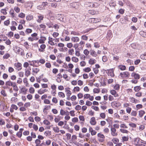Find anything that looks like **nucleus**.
<instances>
[{
    "instance_id": "1",
    "label": "nucleus",
    "mask_w": 146,
    "mask_h": 146,
    "mask_svg": "<svg viewBox=\"0 0 146 146\" xmlns=\"http://www.w3.org/2000/svg\"><path fill=\"white\" fill-rule=\"evenodd\" d=\"M13 50L17 54L22 56H23L25 54L23 49L19 46H15L14 47Z\"/></svg>"
},
{
    "instance_id": "2",
    "label": "nucleus",
    "mask_w": 146,
    "mask_h": 146,
    "mask_svg": "<svg viewBox=\"0 0 146 146\" xmlns=\"http://www.w3.org/2000/svg\"><path fill=\"white\" fill-rule=\"evenodd\" d=\"M143 141L142 140L139 138L136 137L134 138L132 141V143L133 144L138 146H145V145L143 143Z\"/></svg>"
},
{
    "instance_id": "3",
    "label": "nucleus",
    "mask_w": 146,
    "mask_h": 146,
    "mask_svg": "<svg viewBox=\"0 0 146 146\" xmlns=\"http://www.w3.org/2000/svg\"><path fill=\"white\" fill-rule=\"evenodd\" d=\"M36 17H35L36 19V21L38 23H41L43 20L44 18V15L39 13L36 14Z\"/></svg>"
},
{
    "instance_id": "4",
    "label": "nucleus",
    "mask_w": 146,
    "mask_h": 146,
    "mask_svg": "<svg viewBox=\"0 0 146 146\" xmlns=\"http://www.w3.org/2000/svg\"><path fill=\"white\" fill-rule=\"evenodd\" d=\"M97 137L98 141L99 142L102 143L104 141L105 136L101 132L98 133Z\"/></svg>"
},
{
    "instance_id": "5",
    "label": "nucleus",
    "mask_w": 146,
    "mask_h": 146,
    "mask_svg": "<svg viewBox=\"0 0 146 146\" xmlns=\"http://www.w3.org/2000/svg\"><path fill=\"white\" fill-rule=\"evenodd\" d=\"M120 127L121 128L120 129V130L121 133H127L128 131L126 129L127 128V126L126 125L124 124H121Z\"/></svg>"
},
{
    "instance_id": "6",
    "label": "nucleus",
    "mask_w": 146,
    "mask_h": 146,
    "mask_svg": "<svg viewBox=\"0 0 146 146\" xmlns=\"http://www.w3.org/2000/svg\"><path fill=\"white\" fill-rule=\"evenodd\" d=\"M114 69H110L107 70L106 71V73L107 74L108 76H110L111 77H113L114 76Z\"/></svg>"
},
{
    "instance_id": "7",
    "label": "nucleus",
    "mask_w": 146,
    "mask_h": 146,
    "mask_svg": "<svg viewBox=\"0 0 146 146\" xmlns=\"http://www.w3.org/2000/svg\"><path fill=\"white\" fill-rule=\"evenodd\" d=\"M28 89L25 86H23L20 89L19 92L24 95H26L27 94Z\"/></svg>"
},
{
    "instance_id": "8",
    "label": "nucleus",
    "mask_w": 146,
    "mask_h": 146,
    "mask_svg": "<svg viewBox=\"0 0 146 146\" xmlns=\"http://www.w3.org/2000/svg\"><path fill=\"white\" fill-rule=\"evenodd\" d=\"M51 88L52 90L51 92V94L54 96L56 93V86L54 84H52L51 86Z\"/></svg>"
},
{
    "instance_id": "9",
    "label": "nucleus",
    "mask_w": 146,
    "mask_h": 146,
    "mask_svg": "<svg viewBox=\"0 0 146 146\" xmlns=\"http://www.w3.org/2000/svg\"><path fill=\"white\" fill-rule=\"evenodd\" d=\"M84 99H89L90 100L92 101L94 100V97L91 96L90 94H86L84 95Z\"/></svg>"
},
{
    "instance_id": "10",
    "label": "nucleus",
    "mask_w": 146,
    "mask_h": 146,
    "mask_svg": "<svg viewBox=\"0 0 146 146\" xmlns=\"http://www.w3.org/2000/svg\"><path fill=\"white\" fill-rule=\"evenodd\" d=\"M46 45L44 44H42L40 45L39 48H38V50L40 52H44L45 51Z\"/></svg>"
},
{
    "instance_id": "11",
    "label": "nucleus",
    "mask_w": 146,
    "mask_h": 146,
    "mask_svg": "<svg viewBox=\"0 0 146 146\" xmlns=\"http://www.w3.org/2000/svg\"><path fill=\"white\" fill-rule=\"evenodd\" d=\"M111 134L113 136H117L118 135V132L116 130L115 128L111 127Z\"/></svg>"
},
{
    "instance_id": "12",
    "label": "nucleus",
    "mask_w": 146,
    "mask_h": 146,
    "mask_svg": "<svg viewBox=\"0 0 146 146\" xmlns=\"http://www.w3.org/2000/svg\"><path fill=\"white\" fill-rule=\"evenodd\" d=\"M13 82L10 80L5 82V85L6 88H9L10 86H12L13 85Z\"/></svg>"
},
{
    "instance_id": "13",
    "label": "nucleus",
    "mask_w": 146,
    "mask_h": 146,
    "mask_svg": "<svg viewBox=\"0 0 146 146\" xmlns=\"http://www.w3.org/2000/svg\"><path fill=\"white\" fill-rule=\"evenodd\" d=\"M111 104V106L113 107L116 108H119L120 105V103L118 101H114L112 102Z\"/></svg>"
},
{
    "instance_id": "14",
    "label": "nucleus",
    "mask_w": 146,
    "mask_h": 146,
    "mask_svg": "<svg viewBox=\"0 0 146 146\" xmlns=\"http://www.w3.org/2000/svg\"><path fill=\"white\" fill-rule=\"evenodd\" d=\"M32 74L33 75L37 74L40 71V69L38 68H34L32 69Z\"/></svg>"
},
{
    "instance_id": "15",
    "label": "nucleus",
    "mask_w": 146,
    "mask_h": 146,
    "mask_svg": "<svg viewBox=\"0 0 146 146\" xmlns=\"http://www.w3.org/2000/svg\"><path fill=\"white\" fill-rule=\"evenodd\" d=\"M41 141L39 139H36L35 141L36 146H42L43 145H45V143L43 142L40 144Z\"/></svg>"
},
{
    "instance_id": "16",
    "label": "nucleus",
    "mask_w": 146,
    "mask_h": 146,
    "mask_svg": "<svg viewBox=\"0 0 146 146\" xmlns=\"http://www.w3.org/2000/svg\"><path fill=\"white\" fill-rule=\"evenodd\" d=\"M14 66L16 69L18 70H20L22 69V64L19 62L15 63L14 64Z\"/></svg>"
},
{
    "instance_id": "17",
    "label": "nucleus",
    "mask_w": 146,
    "mask_h": 146,
    "mask_svg": "<svg viewBox=\"0 0 146 146\" xmlns=\"http://www.w3.org/2000/svg\"><path fill=\"white\" fill-rule=\"evenodd\" d=\"M79 118L80 121H81L80 123V124L82 126H83L84 125L85 120L84 117L83 115H80L79 116Z\"/></svg>"
},
{
    "instance_id": "18",
    "label": "nucleus",
    "mask_w": 146,
    "mask_h": 146,
    "mask_svg": "<svg viewBox=\"0 0 146 146\" xmlns=\"http://www.w3.org/2000/svg\"><path fill=\"white\" fill-rule=\"evenodd\" d=\"M46 37L43 36H40V39L38 41V42L39 44H44L46 40Z\"/></svg>"
},
{
    "instance_id": "19",
    "label": "nucleus",
    "mask_w": 146,
    "mask_h": 146,
    "mask_svg": "<svg viewBox=\"0 0 146 146\" xmlns=\"http://www.w3.org/2000/svg\"><path fill=\"white\" fill-rule=\"evenodd\" d=\"M11 106V107L10 109V111L11 113H13L14 112V110H17L18 108V107L16 105L14 104H12Z\"/></svg>"
},
{
    "instance_id": "20",
    "label": "nucleus",
    "mask_w": 146,
    "mask_h": 146,
    "mask_svg": "<svg viewBox=\"0 0 146 146\" xmlns=\"http://www.w3.org/2000/svg\"><path fill=\"white\" fill-rule=\"evenodd\" d=\"M110 94L112 95H113L115 97H119V95L118 94L116 91V90H112L110 91Z\"/></svg>"
},
{
    "instance_id": "21",
    "label": "nucleus",
    "mask_w": 146,
    "mask_h": 146,
    "mask_svg": "<svg viewBox=\"0 0 146 146\" xmlns=\"http://www.w3.org/2000/svg\"><path fill=\"white\" fill-rule=\"evenodd\" d=\"M90 123L91 125H94L96 124V118L94 117H92L91 118L90 120Z\"/></svg>"
},
{
    "instance_id": "22",
    "label": "nucleus",
    "mask_w": 146,
    "mask_h": 146,
    "mask_svg": "<svg viewBox=\"0 0 146 146\" xmlns=\"http://www.w3.org/2000/svg\"><path fill=\"white\" fill-rule=\"evenodd\" d=\"M120 75L123 79L126 78L128 77V72H125L121 73Z\"/></svg>"
},
{
    "instance_id": "23",
    "label": "nucleus",
    "mask_w": 146,
    "mask_h": 146,
    "mask_svg": "<svg viewBox=\"0 0 146 146\" xmlns=\"http://www.w3.org/2000/svg\"><path fill=\"white\" fill-rule=\"evenodd\" d=\"M96 60L94 58H90L88 61V63L91 65L94 64L96 63Z\"/></svg>"
},
{
    "instance_id": "24",
    "label": "nucleus",
    "mask_w": 146,
    "mask_h": 146,
    "mask_svg": "<svg viewBox=\"0 0 146 146\" xmlns=\"http://www.w3.org/2000/svg\"><path fill=\"white\" fill-rule=\"evenodd\" d=\"M90 54L93 57H96L98 55L96 52L94 50H90Z\"/></svg>"
},
{
    "instance_id": "25",
    "label": "nucleus",
    "mask_w": 146,
    "mask_h": 146,
    "mask_svg": "<svg viewBox=\"0 0 146 146\" xmlns=\"http://www.w3.org/2000/svg\"><path fill=\"white\" fill-rule=\"evenodd\" d=\"M131 76L136 80H138L140 78V75L138 74L133 73L131 74Z\"/></svg>"
},
{
    "instance_id": "26",
    "label": "nucleus",
    "mask_w": 146,
    "mask_h": 146,
    "mask_svg": "<svg viewBox=\"0 0 146 146\" xmlns=\"http://www.w3.org/2000/svg\"><path fill=\"white\" fill-rule=\"evenodd\" d=\"M9 14L11 15V16L12 18H14L15 17V13L14 10L13 9H11L10 11Z\"/></svg>"
},
{
    "instance_id": "27",
    "label": "nucleus",
    "mask_w": 146,
    "mask_h": 146,
    "mask_svg": "<svg viewBox=\"0 0 146 146\" xmlns=\"http://www.w3.org/2000/svg\"><path fill=\"white\" fill-rule=\"evenodd\" d=\"M23 82L26 87H28L29 86V84L28 82L27 79V78H25L23 79Z\"/></svg>"
},
{
    "instance_id": "28",
    "label": "nucleus",
    "mask_w": 146,
    "mask_h": 146,
    "mask_svg": "<svg viewBox=\"0 0 146 146\" xmlns=\"http://www.w3.org/2000/svg\"><path fill=\"white\" fill-rule=\"evenodd\" d=\"M68 68L70 69H69L68 71L70 72H71L72 71V69L73 68L74 66L73 64L71 63H70L68 64Z\"/></svg>"
},
{
    "instance_id": "29",
    "label": "nucleus",
    "mask_w": 146,
    "mask_h": 146,
    "mask_svg": "<svg viewBox=\"0 0 146 146\" xmlns=\"http://www.w3.org/2000/svg\"><path fill=\"white\" fill-rule=\"evenodd\" d=\"M89 6L90 7H96L99 5V4L97 3H88Z\"/></svg>"
},
{
    "instance_id": "30",
    "label": "nucleus",
    "mask_w": 146,
    "mask_h": 146,
    "mask_svg": "<svg viewBox=\"0 0 146 146\" xmlns=\"http://www.w3.org/2000/svg\"><path fill=\"white\" fill-rule=\"evenodd\" d=\"M100 118L102 119H104L106 116V114L104 112H101L100 114Z\"/></svg>"
},
{
    "instance_id": "31",
    "label": "nucleus",
    "mask_w": 146,
    "mask_h": 146,
    "mask_svg": "<svg viewBox=\"0 0 146 146\" xmlns=\"http://www.w3.org/2000/svg\"><path fill=\"white\" fill-rule=\"evenodd\" d=\"M71 40L74 42H76L79 41L80 39L78 37H73L71 38Z\"/></svg>"
},
{
    "instance_id": "32",
    "label": "nucleus",
    "mask_w": 146,
    "mask_h": 146,
    "mask_svg": "<svg viewBox=\"0 0 146 146\" xmlns=\"http://www.w3.org/2000/svg\"><path fill=\"white\" fill-rule=\"evenodd\" d=\"M39 26L40 29L42 31H44L46 27L45 25L42 23L40 24Z\"/></svg>"
},
{
    "instance_id": "33",
    "label": "nucleus",
    "mask_w": 146,
    "mask_h": 146,
    "mask_svg": "<svg viewBox=\"0 0 146 146\" xmlns=\"http://www.w3.org/2000/svg\"><path fill=\"white\" fill-rule=\"evenodd\" d=\"M33 15H29L26 16V19L28 21H30L33 20Z\"/></svg>"
},
{
    "instance_id": "34",
    "label": "nucleus",
    "mask_w": 146,
    "mask_h": 146,
    "mask_svg": "<svg viewBox=\"0 0 146 146\" xmlns=\"http://www.w3.org/2000/svg\"><path fill=\"white\" fill-rule=\"evenodd\" d=\"M33 32L32 29L30 28H27L25 31V33L27 35H29L31 33Z\"/></svg>"
},
{
    "instance_id": "35",
    "label": "nucleus",
    "mask_w": 146,
    "mask_h": 146,
    "mask_svg": "<svg viewBox=\"0 0 146 146\" xmlns=\"http://www.w3.org/2000/svg\"><path fill=\"white\" fill-rule=\"evenodd\" d=\"M72 61L75 63H77L79 61V59L76 56H73L71 58Z\"/></svg>"
},
{
    "instance_id": "36",
    "label": "nucleus",
    "mask_w": 146,
    "mask_h": 146,
    "mask_svg": "<svg viewBox=\"0 0 146 146\" xmlns=\"http://www.w3.org/2000/svg\"><path fill=\"white\" fill-rule=\"evenodd\" d=\"M70 88H65V92L66 93V96L71 95L72 94V92L70 90Z\"/></svg>"
},
{
    "instance_id": "37",
    "label": "nucleus",
    "mask_w": 146,
    "mask_h": 146,
    "mask_svg": "<svg viewBox=\"0 0 146 146\" xmlns=\"http://www.w3.org/2000/svg\"><path fill=\"white\" fill-rule=\"evenodd\" d=\"M35 89L32 87H30L29 89V92L30 94H33L35 92Z\"/></svg>"
},
{
    "instance_id": "38",
    "label": "nucleus",
    "mask_w": 146,
    "mask_h": 146,
    "mask_svg": "<svg viewBox=\"0 0 146 146\" xmlns=\"http://www.w3.org/2000/svg\"><path fill=\"white\" fill-rule=\"evenodd\" d=\"M53 131L56 133H58L60 132L59 128L58 126L53 127Z\"/></svg>"
},
{
    "instance_id": "39",
    "label": "nucleus",
    "mask_w": 146,
    "mask_h": 146,
    "mask_svg": "<svg viewBox=\"0 0 146 146\" xmlns=\"http://www.w3.org/2000/svg\"><path fill=\"white\" fill-rule=\"evenodd\" d=\"M58 96L60 98H64L65 97V94L62 92H58Z\"/></svg>"
},
{
    "instance_id": "40",
    "label": "nucleus",
    "mask_w": 146,
    "mask_h": 146,
    "mask_svg": "<svg viewBox=\"0 0 146 146\" xmlns=\"http://www.w3.org/2000/svg\"><path fill=\"white\" fill-rule=\"evenodd\" d=\"M91 71V69L90 67H87L83 69V71L85 72H89Z\"/></svg>"
},
{
    "instance_id": "41",
    "label": "nucleus",
    "mask_w": 146,
    "mask_h": 146,
    "mask_svg": "<svg viewBox=\"0 0 146 146\" xmlns=\"http://www.w3.org/2000/svg\"><path fill=\"white\" fill-rule=\"evenodd\" d=\"M12 87L13 88V89L15 92H17L19 90V88L16 85V84L14 83Z\"/></svg>"
},
{
    "instance_id": "42",
    "label": "nucleus",
    "mask_w": 146,
    "mask_h": 146,
    "mask_svg": "<svg viewBox=\"0 0 146 146\" xmlns=\"http://www.w3.org/2000/svg\"><path fill=\"white\" fill-rule=\"evenodd\" d=\"M120 85L118 84H116L113 86L114 90L118 91L120 89Z\"/></svg>"
},
{
    "instance_id": "43",
    "label": "nucleus",
    "mask_w": 146,
    "mask_h": 146,
    "mask_svg": "<svg viewBox=\"0 0 146 146\" xmlns=\"http://www.w3.org/2000/svg\"><path fill=\"white\" fill-rule=\"evenodd\" d=\"M80 50L78 48L75 50V55L78 57H79L80 55Z\"/></svg>"
},
{
    "instance_id": "44",
    "label": "nucleus",
    "mask_w": 146,
    "mask_h": 146,
    "mask_svg": "<svg viewBox=\"0 0 146 146\" xmlns=\"http://www.w3.org/2000/svg\"><path fill=\"white\" fill-rule=\"evenodd\" d=\"M68 113V112L67 111L66 112L63 109H61L60 110V114L61 115L63 116L65 115H67L66 113Z\"/></svg>"
},
{
    "instance_id": "45",
    "label": "nucleus",
    "mask_w": 146,
    "mask_h": 146,
    "mask_svg": "<svg viewBox=\"0 0 146 146\" xmlns=\"http://www.w3.org/2000/svg\"><path fill=\"white\" fill-rule=\"evenodd\" d=\"M44 134L46 136H49L51 134V132L49 130L46 131L44 132Z\"/></svg>"
},
{
    "instance_id": "46",
    "label": "nucleus",
    "mask_w": 146,
    "mask_h": 146,
    "mask_svg": "<svg viewBox=\"0 0 146 146\" xmlns=\"http://www.w3.org/2000/svg\"><path fill=\"white\" fill-rule=\"evenodd\" d=\"M118 68L119 69L121 70H123L125 69L126 67L124 65H119L118 66Z\"/></svg>"
},
{
    "instance_id": "47",
    "label": "nucleus",
    "mask_w": 146,
    "mask_h": 146,
    "mask_svg": "<svg viewBox=\"0 0 146 146\" xmlns=\"http://www.w3.org/2000/svg\"><path fill=\"white\" fill-rule=\"evenodd\" d=\"M44 124L46 125H50V122L48 120L45 119L43 121Z\"/></svg>"
},
{
    "instance_id": "48",
    "label": "nucleus",
    "mask_w": 146,
    "mask_h": 146,
    "mask_svg": "<svg viewBox=\"0 0 146 146\" xmlns=\"http://www.w3.org/2000/svg\"><path fill=\"white\" fill-rule=\"evenodd\" d=\"M38 39V38H35L32 37L31 36L29 37L28 38V40L31 42H33L35 40H37Z\"/></svg>"
},
{
    "instance_id": "49",
    "label": "nucleus",
    "mask_w": 146,
    "mask_h": 146,
    "mask_svg": "<svg viewBox=\"0 0 146 146\" xmlns=\"http://www.w3.org/2000/svg\"><path fill=\"white\" fill-rule=\"evenodd\" d=\"M25 14L22 12L20 13L18 15V17L21 19H23L25 18Z\"/></svg>"
},
{
    "instance_id": "50",
    "label": "nucleus",
    "mask_w": 146,
    "mask_h": 146,
    "mask_svg": "<svg viewBox=\"0 0 146 146\" xmlns=\"http://www.w3.org/2000/svg\"><path fill=\"white\" fill-rule=\"evenodd\" d=\"M74 128L76 131H78L80 129V126L76 124L74 125Z\"/></svg>"
},
{
    "instance_id": "51",
    "label": "nucleus",
    "mask_w": 146,
    "mask_h": 146,
    "mask_svg": "<svg viewBox=\"0 0 146 146\" xmlns=\"http://www.w3.org/2000/svg\"><path fill=\"white\" fill-rule=\"evenodd\" d=\"M31 74V72L29 71L27 69L25 70V75L26 76L28 77Z\"/></svg>"
},
{
    "instance_id": "52",
    "label": "nucleus",
    "mask_w": 146,
    "mask_h": 146,
    "mask_svg": "<svg viewBox=\"0 0 146 146\" xmlns=\"http://www.w3.org/2000/svg\"><path fill=\"white\" fill-rule=\"evenodd\" d=\"M1 94L3 97L7 96V94L5 90H2L1 92Z\"/></svg>"
},
{
    "instance_id": "53",
    "label": "nucleus",
    "mask_w": 146,
    "mask_h": 146,
    "mask_svg": "<svg viewBox=\"0 0 146 146\" xmlns=\"http://www.w3.org/2000/svg\"><path fill=\"white\" fill-rule=\"evenodd\" d=\"M139 34L142 37H146V32L143 31H141L139 32Z\"/></svg>"
},
{
    "instance_id": "54",
    "label": "nucleus",
    "mask_w": 146,
    "mask_h": 146,
    "mask_svg": "<svg viewBox=\"0 0 146 146\" xmlns=\"http://www.w3.org/2000/svg\"><path fill=\"white\" fill-rule=\"evenodd\" d=\"M18 99L16 97H13L11 99V101L12 103H15L17 102Z\"/></svg>"
},
{
    "instance_id": "55",
    "label": "nucleus",
    "mask_w": 146,
    "mask_h": 146,
    "mask_svg": "<svg viewBox=\"0 0 146 146\" xmlns=\"http://www.w3.org/2000/svg\"><path fill=\"white\" fill-rule=\"evenodd\" d=\"M68 54L71 55H72L74 54V50L73 48L69 49L68 50Z\"/></svg>"
},
{
    "instance_id": "56",
    "label": "nucleus",
    "mask_w": 146,
    "mask_h": 146,
    "mask_svg": "<svg viewBox=\"0 0 146 146\" xmlns=\"http://www.w3.org/2000/svg\"><path fill=\"white\" fill-rule=\"evenodd\" d=\"M85 43V42L81 40L79 44V45L80 46V48H83V47L84 46Z\"/></svg>"
},
{
    "instance_id": "57",
    "label": "nucleus",
    "mask_w": 146,
    "mask_h": 146,
    "mask_svg": "<svg viewBox=\"0 0 146 146\" xmlns=\"http://www.w3.org/2000/svg\"><path fill=\"white\" fill-rule=\"evenodd\" d=\"M10 21L9 19L5 21L4 22V24L6 26H8L10 25Z\"/></svg>"
},
{
    "instance_id": "58",
    "label": "nucleus",
    "mask_w": 146,
    "mask_h": 146,
    "mask_svg": "<svg viewBox=\"0 0 146 146\" xmlns=\"http://www.w3.org/2000/svg\"><path fill=\"white\" fill-rule=\"evenodd\" d=\"M111 141L114 144H117L119 142V139L116 138H113Z\"/></svg>"
},
{
    "instance_id": "59",
    "label": "nucleus",
    "mask_w": 146,
    "mask_h": 146,
    "mask_svg": "<svg viewBox=\"0 0 146 146\" xmlns=\"http://www.w3.org/2000/svg\"><path fill=\"white\" fill-rule=\"evenodd\" d=\"M130 101L133 103H136L137 102V100H135V99L133 97L130 98H129Z\"/></svg>"
},
{
    "instance_id": "60",
    "label": "nucleus",
    "mask_w": 146,
    "mask_h": 146,
    "mask_svg": "<svg viewBox=\"0 0 146 146\" xmlns=\"http://www.w3.org/2000/svg\"><path fill=\"white\" fill-rule=\"evenodd\" d=\"M10 56V54L8 53H7L3 55V58L4 59H7Z\"/></svg>"
},
{
    "instance_id": "61",
    "label": "nucleus",
    "mask_w": 146,
    "mask_h": 146,
    "mask_svg": "<svg viewBox=\"0 0 146 146\" xmlns=\"http://www.w3.org/2000/svg\"><path fill=\"white\" fill-rule=\"evenodd\" d=\"M24 105L25 108H29L30 107L31 104L30 102H27L25 103Z\"/></svg>"
},
{
    "instance_id": "62",
    "label": "nucleus",
    "mask_w": 146,
    "mask_h": 146,
    "mask_svg": "<svg viewBox=\"0 0 146 146\" xmlns=\"http://www.w3.org/2000/svg\"><path fill=\"white\" fill-rule=\"evenodd\" d=\"M100 92V89L99 88H94L93 89V92L94 93H99Z\"/></svg>"
},
{
    "instance_id": "63",
    "label": "nucleus",
    "mask_w": 146,
    "mask_h": 146,
    "mask_svg": "<svg viewBox=\"0 0 146 146\" xmlns=\"http://www.w3.org/2000/svg\"><path fill=\"white\" fill-rule=\"evenodd\" d=\"M145 113V111L141 110L139 111V115L140 117H142Z\"/></svg>"
},
{
    "instance_id": "64",
    "label": "nucleus",
    "mask_w": 146,
    "mask_h": 146,
    "mask_svg": "<svg viewBox=\"0 0 146 146\" xmlns=\"http://www.w3.org/2000/svg\"><path fill=\"white\" fill-rule=\"evenodd\" d=\"M1 12L4 15H6L7 13V10L5 9H3L1 10Z\"/></svg>"
}]
</instances>
